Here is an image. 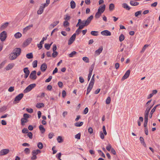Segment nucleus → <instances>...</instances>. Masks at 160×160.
<instances>
[{
	"mask_svg": "<svg viewBox=\"0 0 160 160\" xmlns=\"http://www.w3.org/2000/svg\"><path fill=\"white\" fill-rule=\"evenodd\" d=\"M151 101L152 99L148 101L145 105V107L147 108L144 113V120L143 125L145 128H147L148 121V116L150 110L153 107V105L149 106V104L151 103Z\"/></svg>",
	"mask_w": 160,
	"mask_h": 160,
	"instance_id": "obj_1",
	"label": "nucleus"
},
{
	"mask_svg": "<svg viewBox=\"0 0 160 160\" xmlns=\"http://www.w3.org/2000/svg\"><path fill=\"white\" fill-rule=\"evenodd\" d=\"M23 118L28 119L30 117L31 115L27 113H24L23 115Z\"/></svg>",
	"mask_w": 160,
	"mask_h": 160,
	"instance_id": "obj_48",
	"label": "nucleus"
},
{
	"mask_svg": "<svg viewBox=\"0 0 160 160\" xmlns=\"http://www.w3.org/2000/svg\"><path fill=\"white\" fill-rule=\"evenodd\" d=\"M33 26V25L32 24H31L30 25H29L26 27H25V28H24L23 29V32H27L28 30L30 29Z\"/></svg>",
	"mask_w": 160,
	"mask_h": 160,
	"instance_id": "obj_25",
	"label": "nucleus"
},
{
	"mask_svg": "<svg viewBox=\"0 0 160 160\" xmlns=\"http://www.w3.org/2000/svg\"><path fill=\"white\" fill-rule=\"evenodd\" d=\"M18 57V55L17 56V55L12 52H11L9 54V58L10 60H12L15 59Z\"/></svg>",
	"mask_w": 160,
	"mask_h": 160,
	"instance_id": "obj_8",
	"label": "nucleus"
},
{
	"mask_svg": "<svg viewBox=\"0 0 160 160\" xmlns=\"http://www.w3.org/2000/svg\"><path fill=\"white\" fill-rule=\"evenodd\" d=\"M8 24L9 23L7 22L2 24L0 27V30H2L4 29L8 26Z\"/></svg>",
	"mask_w": 160,
	"mask_h": 160,
	"instance_id": "obj_18",
	"label": "nucleus"
},
{
	"mask_svg": "<svg viewBox=\"0 0 160 160\" xmlns=\"http://www.w3.org/2000/svg\"><path fill=\"white\" fill-rule=\"evenodd\" d=\"M69 23L68 21H65L63 22V26L65 27H66L69 25Z\"/></svg>",
	"mask_w": 160,
	"mask_h": 160,
	"instance_id": "obj_47",
	"label": "nucleus"
},
{
	"mask_svg": "<svg viewBox=\"0 0 160 160\" xmlns=\"http://www.w3.org/2000/svg\"><path fill=\"white\" fill-rule=\"evenodd\" d=\"M7 109V107L6 106H3L0 108V112H2L5 111Z\"/></svg>",
	"mask_w": 160,
	"mask_h": 160,
	"instance_id": "obj_40",
	"label": "nucleus"
},
{
	"mask_svg": "<svg viewBox=\"0 0 160 160\" xmlns=\"http://www.w3.org/2000/svg\"><path fill=\"white\" fill-rule=\"evenodd\" d=\"M81 137V133H78V134L76 135L75 136V138L78 139H80Z\"/></svg>",
	"mask_w": 160,
	"mask_h": 160,
	"instance_id": "obj_54",
	"label": "nucleus"
},
{
	"mask_svg": "<svg viewBox=\"0 0 160 160\" xmlns=\"http://www.w3.org/2000/svg\"><path fill=\"white\" fill-rule=\"evenodd\" d=\"M22 34L21 33L19 32H18L14 34V37L16 39H18L21 38L22 36Z\"/></svg>",
	"mask_w": 160,
	"mask_h": 160,
	"instance_id": "obj_26",
	"label": "nucleus"
},
{
	"mask_svg": "<svg viewBox=\"0 0 160 160\" xmlns=\"http://www.w3.org/2000/svg\"><path fill=\"white\" fill-rule=\"evenodd\" d=\"M37 146L40 149H42L43 147L42 143L41 142H39L37 144Z\"/></svg>",
	"mask_w": 160,
	"mask_h": 160,
	"instance_id": "obj_41",
	"label": "nucleus"
},
{
	"mask_svg": "<svg viewBox=\"0 0 160 160\" xmlns=\"http://www.w3.org/2000/svg\"><path fill=\"white\" fill-rule=\"evenodd\" d=\"M14 65L13 63L9 64L5 68V69L6 70H9L11 69Z\"/></svg>",
	"mask_w": 160,
	"mask_h": 160,
	"instance_id": "obj_17",
	"label": "nucleus"
},
{
	"mask_svg": "<svg viewBox=\"0 0 160 160\" xmlns=\"http://www.w3.org/2000/svg\"><path fill=\"white\" fill-rule=\"evenodd\" d=\"M59 23V21H56L54 22L50 25L49 28L50 29H52L56 26Z\"/></svg>",
	"mask_w": 160,
	"mask_h": 160,
	"instance_id": "obj_15",
	"label": "nucleus"
},
{
	"mask_svg": "<svg viewBox=\"0 0 160 160\" xmlns=\"http://www.w3.org/2000/svg\"><path fill=\"white\" fill-rule=\"evenodd\" d=\"M28 136L29 138L31 139L32 138V134L31 132H29L28 133Z\"/></svg>",
	"mask_w": 160,
	"mask_h": 160,
	"instance_id": "obj_57",
	"label": "nucleus"
},
{
	"mask_svg": "<svg viewBox=\"0 0 160 160\" xmlns=\"http://www.w3.org/2000/svg\"><path fill=\"white\" fill-rule=\"evenodd\" d=\"M52 43V42L50 44L45 43L44 45L45 48L47 50H49L50 49V46Z\"/></svg>",
	"mask_w": 160,
	"mask_h": 160,
	"instance_id": "obj_43",
	"label": "nucleus"
},
{
	"mask_svg": "<svg viewBox=\"0 0 160 160\" xmlns=\"http://www.w3.org/2000/svg\"><path fill=\"white\" fill-rule=\"evenodd\" d=\"M44 41H41L39 44H38V47L39 49H41L42 47V44L44 43Z\"/></svg>",
	"mask_w": 160,
	"mask_h": 160,
	"instance_id": "obj_34",
	"label": "nucleus"
},
{
	"mask_svg": "<svg viewBox=\"0 0 160 160\" xmlns=\"http://www.w3.org/2000/svg\"><path fill=\"white\" fill-rule=\"evenodd\" d=\"M7 33L5 31H3L0 34L1 40H5L7 38Z\"/></svg>",
	"mask_w": 160,
	"mask_h": 160,
	"instance_id": "obj_5",
	"label": "nucleus"
},
{
	"mask_svg": "<svg viewBox=\"0 0 160 160\" xmlns=\"http://www.w3.org/2000/svg\"><path fill=\"white\" fill-rule=\"evenodd\" d=\"M103 50V47L102 46H101L99 47L98 49L96 50L95 52V54L97 55H98L102 52Z\"/></svg>",
	"mask_w": 160,
	"mask_h": 160,
	"instance_id": "obj_19",
	"label": "nucleus"
},
{
	"mask_svg": "<svg viewBox=\"0 0 160 160\" xmlns=\"http://www.w3.org/2000/svg\"><path fill=\"white\" fill-rule=\"evenodd\" d=\"M85 20L82 21L80 23V26H79V28H83L85 26H88L87 24H85Z\"/></svg>",
	"mask_w": 160,
	"mask_h": 160,
	"instance_id": "obj_23",
	"label": "nucleus"
},
{
	"mask_svg": "<svg viewBox=\"0 0 160 160\" xmlns=\"http://www.w3.org/2000/svg\"><path fill=\"white\" fill-rule=\"evenodd\" d=\"M130 4L133 6H136L139 4V3L137 2H135L133 1H131L130 2Z\"/></svg>",
	"mask_w": 160,
	"mask_h": 160,
	"instance_id": "obj_29",
	"label": "nucleus"
},
{
	"mask_svg": "<svg viewBox=\"0 0 160 160\" xmlns=\"http://www.w3.org/2000/svg\"><path fill=\"white\" fill-rule=\"evenodd\" d=\"M83 123V122H76L74 124V125L77 127H79L82 126Z\"/></svg>",
	"mask_w": 160,
	"mask_h": 160,
	"instance_id": "obj_31",
	"label": "nucleus"
},
{
	"mask_svg": "<svg viewBox=\"0 0 160 160\" xmlns=\"http://www.w3.org/2000/svg\"><path fill=\"white\" fill-rule=\"evenodd\" d=\"M95 65V63H93L92 65L91 66L90 68L89 69V73H92V71L94 69V67Z\"/></svg>",
	"mask_w": 160,
	"mask_h": 160,
	"instance_id": "obj_37",
	"label": "nucleus"
},
{
	"mask_svg": "<svg viewBox=\"0 0 160 160\" xmlns=\"http://www.w3.org/2000/svg\"><path fill=\"white\" fill-rule=\"evenodd\" d=\"M50 0H46V3H45L42 4L44 6V7H47L48 6V5L50 3Z\"/></svg>",
	"mask_w": 160,
	"mask_h": 160,
	"instance_id": "obj_58",
	"label": "nucleus"
},
{
	"mask_svg": "<svg viewBox=\"0 0 160 160\" xmlns=\"http://www.w3.org/2000/svg\"><path fill=\"white\" fill-rule=\"evenodd\" d=\"M102 14V13H101L100 12H98H98H96V14L95 15V18L96 19L98 18H100V17L101 16Z\"/></svg>",
	"mask_w": 160,
	"mask_h": 160,
	"instance_id": "obj_32",
	"label": "nucleus"
},
{
	"mask_svg": "<svg viewBox=\"0 0 160 160\" xmlns=\"http://www.w3.org/2000/svg\"><path fill=\"white\" fill-rule=\"evenodd\" d=\"M93 85L89 84V86H88V87L87 89V92H86L87 95L88 94V93H89L90 91L92 88Z\"/></svg>",
	"mask_w": 160,
	"mask_h": 160,
	"instance_id": "obj_21",
	"label": "nucleus"
},
{
	"mask_svg": "<svg viewBox=\"0 0 160 160\" xmlns=\"http://www.w3.org/2000/svg\"><path fill=\"white\" fill-rule=\"evenodd\" d=\"M53 52L52 54V56L53 58H55L58 55V53L56 51H53Z\"/></svg>",
	"mask_w": 160,
	"mask_h": 160,
	"instance_id": "obj_55",
	"label": "nucleus"
},
{
	"mask_svg": "<svg viewBox=\"0 0 160 160\" xmlns=\"http://www.w3.org/2000/svg\"><path fill=\"white\" fill-rule=\"evenodd\" d=\"M70 6L72 9H74L75 8L76 4L74 1L72 0L70 2Z\"/></svg>",
	"mask_w": 160,
	"mask_h": 160,
	"instance_id": "obj_27",
	"label": "nucleus"
},
{
	"mask_svg": "<svg viewBox=\"0 0 160 160\" xmlns=\"http://www.w3.org/2000/svg\"><path fill=\"white\" fill-rule=\"evenodd\" d=\"M28 130L27 128H24L22 130V132L23 133H27L28 132Z\"/></svg>",
	"mask_w": 160,
	"mask_h": 160,
	"instance_id": "obj_59",
	"label": "nucleus"
},
{
	"mask_svg": "<svg viewBox=\"0 0 160 160\" xmlns=\"http://www.w3.org/2000/svg\"><path fill=\"white\" fill-rule=\"evenodd\" d=\"M142 11H139L136 12L135 13V17H138L139 15L141 14Z\"/></svg>",
	"mask_w": 160,
	"mask_h": 160,
	"instance_id": "obj_52",
	"label": "nucleus"
},
{
	"mask_svg": "<svg viewBox=\"0 0 160 160\" xmlns=\"http://www.w3.org/2000/svg\"><path fill=\"white\" fill-rule=\"evenodd\" d=\"M114 5L113 3H111L109 5V9L110 11H112L113 10L114 8Z\"/></svg>",
	"mask_w": 160,
	"mask_h": 160,
	"instance_id": "obj_38",
	"label": "nucleus"
},
{
	"mask_svg": "<svg viewBox=\"0 0 160 160\" xmlns=\"http://www.w3.org/2000/svg\"><path fill=\"white\" fill-rule=\"evenodd\" d=\"M36 86V84L35 83L32 84L28 86L24 90V93H26L30 91L32 89L34 88Z\"/></svg>",
	"mask_w": 160,
	"mask_h": 160,
	"instance_id": "obj_2",
	"label": "nucleus"
},
{
	"mask_svg": "<svg viewBox=\"0 0 160 160\" xmlns=\"http://www.w3.org/2000/svg\"><path fill=\"white\" fill-rule=\"evenodd\" d=\"M111 145L110 144H108V146H107L106 147V148L107 150L109 151L110 150V149L111 150V148H112Z\"/></svg>",
	"mask_w": 160,
	"mask_h": 160,
	"instance_id": "obj_53",
	"label": "nucleus"
},
{
	"mask_svg": "<svg viewBox=\"0 0 160 160\" xmlns=\"http://www.w3.org/2000/svg\"><path fill=\"white\" fill-rule=\"evenodd\" d=\"M76 36V33H74L70 38L69 40H75Z\"/></svg>",
	"mask_w": 160,
	"mask_h": 160,
	"instance_id": "obj_56",
	"label": "nucleus"
},
{
	"mask_svg": "<svg viewBox=\"0 0 160 160\" xmlns=\"http://www.w3.org/2000/svg\"><path fill=\"white\" fill-rule=\"evenodd\" d=\"M26 111L29 113H32L33 112V109L31 108H27Z\"/></svg>",
	"mask_w": 160,
	"mask_h": 160,
	"instance_id": "obj_63",
	"label": "nucleus"
},
{
	"mask_svg": "<svg viewBox=\"0 0 160 160\" xmlns=\"http://www.w3.org/2000/svg\"><path fill=\"white\" fill-rule=\"evenodd\" d=\"M111 102V98L110 97H108L106 100V103L107 104H109Z\"/></svg>",
	"mask_w": 160,
	"mask_h": 160,
	"instance_id": "obj_49",
	"label": "nucleus"
},
{
	"mask_svg": "<svg viewBox=\"0 0 160 160\" xmlns=\"http://www.w3.org/2000/svg\"><path fill=\"white\" fill-rule=\"evenodd\" d=\"M103 132L105 135H106L107 134V132L106 130L105 127V126H103L102 128Z\"/></svg>",
	"mask_w": 160,
	"mask_h": 160,
	"instance_id": "obj_60",
	"label": "nucleus"
},
{
	"mask_svg": "<svg viewBox=\"0 0 160 160\" xmlns=\"http://www.w3.org/2000/svg\"><path fill=\"white\" fill-rule=\"evenodd\" d=\"M105 7L106 6L105 4L101 5L99 7L98 11L101 13H102L105 10Z\"/></svg>",
	"mask_w": 160,
	"mask_h": 160,
	"instance_id": "obj_11",
	"label": "nucleus"
},
{
	"mask_svg": "<svg viewBox=\"0 0 160 160\" xmlns=\"http://www.w3.org/2000/svg\"><path fill=\"white\" fill-rule=\"evenodd\" d=\"M46 7L42 4L39 8V9L37 11V13L38 14H41L43 12L44 8Z\"/></svg>",
	"mask_w": 160,
	"mask_h": 160,
	"instance_id": "obj_14",
	"label": "nucleus"
},
{
	"mask_svg": "<svg viewBox=\"0 0 160 160\" xmlns=\"http://www.w3.org/2000/svg\"><path fill=\"white\" fill-rule=\"evenodd\" d=\"M149 45H148V44H145L144 45V46H143V47L142 48V51H141V52H143L145 50V49H146V48L148 47Z\"/></svg>",
	"mask_w": 160,
	"mask_h": 160,
	"instance_id": "obj_50",
	"label": "nucleus"
},
{
	"mask_svg": "<svg viewBox=\"0 0 160 160\" xmlns=\"http://www.w3.org/2000/svg\"><path fill=\"white\" fill-rule=\"evenodd\" d=\"M21 124L22 126L25 125V123H27L28 122V119L22 118L21 119Z\"/></svg>",
	"mask_w": 160,
	"mask_h": 160,
	"instance_id": "obj_20",
	"label": "nucleus"
},
{
	"mask_svg": "<svg viewBox=\"0 0 160 160\" xmlns=\"http://www.w3.org/2000/svg\"><path fill=\"white\" fill-rule=\"evenodd\" d=\"M21 49L20 48H14L12 52L18 56L20 55L21 54Z\"/></svg>",
	"mask_w": 160,
	"mask_h": 160,
	"instance_id": "obj_7",
	"label": "nucleus"
},
{
	"mask_svg": "<svg viewBox=\"0 0 160 160\" xmlns=\"http://www.w3.org/2000/svg\"><path fill=\"white\" fill-rule=\"evenodd\" d=\"M130 70H128L122 78V80H123L128 78L130 74Z\"/></svg>",
	"mask_w": 160,
	"mask_h": 160,
	"instance_id": "obj_10",
	"label": "nucleus"
},
{
	"mask_svg": "<svg viewBox=\"0 0 160 160\" xmlns=\"http://www.w3.org/2000/svg\"><path fill=\"white\" fill-rule=\"evenodd\" d=\"M101 34L102 35L105 36H110L111 35V32L108 30L102 31L101 32Z\"/></svg>",
	"mask_w": 160,
	"mask_h": 160,
	"instance_id": "obj_12",
	"label": "nucleus"
},
{
	"mask_svg": "<svg viewBox=\"0 0 160 160\" xmlns=\"http://www.w3.org/2000/svg\"><path fill=\"white\" fill-rule=\"evenodd\" d=\"M52 76H50L45 81V82H49L52 79Z\"/></svg>",
	"mask_w": 160,
	"mask_h": 160,
	"instance_id": "obj_64",
	"label": "nucleus"
},
{
	"mask_svg": "<svg viewBox=\"0 0 160 160\" xmlns=\"http://www.w3.org/2000/svg\"><path fill=\"white\" fill-rule=\"evenodd\" d=\"M47 66L46 63H43L41 66L40 69L42 72H45L47 69Z\"/></svg>",
	"mask_w": 160,
	"mask_h": 160,
	"instance_id": "obj_16",
	"label": "nucleus"
},
{
	"mask_svg": "<svg viewBox=\"0 0 160 160\" xmlns=\"http://www.w3.org/2000/svg\"><path fill=\"white\" fill-rule=\"evenodd\" d=\"M70 19V16H69L68 14H66L65 17L64 18V19L65 20V21H68V20H69Z\"/></svg>",
	"mask_w": 160,
	"mask_h": 160,
	"instance_id": "obj_51",
	"label": "nucleus"
},
{
	"mask_svg": "<svg viewBox=\"0 0 160 160\" xmlns=\"http://www.w3.org/2000/svg\"><path fill=\"white\" fill-rule=\"evenodd\" d=\"M104 134L102 131L100 132V137L102 139H103L104 138Z\"/></svg>",
	"mask_w": 160,
	"mask_h": 160,
	"instance_id": "obj_62",
	"label": "nucleus"
},
{
	"mask_svg": "<svg viewBox=\"0 0 160 160\" xmlns=\"http://www.w3.org/2000/svg\"><path fill=\"white\" fill-rule=\"evenodd\" d=\"M39 128L42 133H43L45 131V129L42 125H40L39 126Z\"/></svg>",
	"mask_w": 160,
	"mask_h": 160,
	"instance_id": "obj_28",
	"label": "nucleus"
},
{
	"mask_svg": "<svg viewBox=\"0 0 160 160\" xmlns=\"http://www.w3.org/2000/svg\"><path fill=\"white\" fill-rule=\"evenodd\" d=\"M23 96V94L22 93L19 94L15 98L13 103H16L17 102H18L22 99Z\"/></svg>",
	"mask_w": 160,
	"mask_h": 160,
	"instance_id": "obj_3",
	"label": "nucleus"
},
{
	"mask_svg": "<svg viewBox=\"0 0 160 160\" xmlns=\"http://www.w3.org/2000/svg\"><path fill=\"white\" fill-rule=\"evenodd\" d=\"M31 43V41H26L23 44V47H26L27 46L29 43Z\"/></svg>",
	"mask_w": 160,
	"mask_h": 160,
	"instance_id": "obj_36",
	"label": "nucleus"
},
{
	"mask_svg": "<svg viewBox=\"0 0 160 160\" xmlns=\"http://www.w3.org/2000/svg\"><path fill=\"white\" fill-rule=\"evenodd\" d=\"M160 104H158L157 105H156L151 110V112H150L149 117L150 118H151L152 117V115L153 114V113L155 112L156 109L157 107L160 106Z\"/></svg>",
	"mask_w": 160,
	"mask_h": 160,
	"instance_id": "obj_9",
	"label": "nucleus"
},
{
	"mask_svg": "<svg viewBox=\"0 0 160 160\" xmlns=\"http://www.w3.org/2000/svg\"><path fill=\"white\" fill-rule=\"evenodd\" d=\"M122 7L128 10L130 9V8L126 3H124L122 4Z\"/></svg>",
	"mask_w": 160,
	"mask_h": 160,
	"instance_id": "obj_30",
	"label": "nucleus"
},
{
	"mask_svg": "<svg viewBox=\"0 0 160 160\" xmlns=\"http://www.w3.org/2000/svg\"><path fill=\"white\" fill-rule=\"evenodd\" d=\"M77 53V52L75 51L72 52L71 53L69 54V56L70 58H72Z\"/></svg>",
	"mask_w": 160,
	"mask_h": 160,
	"instance_id": "obj_42",
	"label": "nucleus"
},
{
	"mask_svg": "<svg viewBox=\"0 0 160 160\" xmlns=\"http://www.w3.org/2000/svg\"><path fill=\"white\" fill-rule=\"evenodd\" d=\"M14 87H10L8 89V91L9 92H12L14 91Z\"/></svg>",
	"mask_w": 160,
	"mask_h": 160,
	"instance_id": "obj_61",
	"label": "nucleus"
},
{
	"mask_svg": "<svg viewBox=\"0 0 160 160\" xmlns=\"http://www.w3.org/2000/svg\"><path fill=\"white\" fill-rule=\"evenodd\" d=\"M57 140L59 143L62 142L63 140L61 136H59L57 138Z\"/></svg>",
	"mask_w": 160,
	"mask_h": 160,
	"instance_id": "obj_44",
	"label": "nucleus"
},
{
	"mask_svg": "<svg viewBox=\"0 0 160 160\" xmlns=\"http://www.w3.org/2000/svg\"><path fill=\"white\" fill-rule=\"evenodd\" d=\"M36 71L35 70L32 71L29 76V78L32 80H35L37 78Z\"/></svg>",
	"mask_w": 160,
	"mask_h": 160,
	"instance_id": "obj_4",
	"label": "nucleus"
},
{
	"mask_svg": "<svg viewBox=\"0 0 160 160\" xmlns=\"http://www.w3.org/2000/svg\"><path fill=\"white\" fill-rule=\"evenodd\" d=\"M23 72L25 74H29L30 73V71L29 70L28 68L27 67L23 69Z\"/></svg>",
	"mask_w": 160,
	"mask_h": 160,
	"instance_id": "obj_35",
	"label": "nucleus"
},
{
	"mask_svg": "<svg viewBox=\"0 0 160 160\" xmlns=\"http://www.w3.org/2000/svg\"><path fill=\"white\" fill-rule=\"evenodd\" d=\"M10 151L8 149H3L0 151V156H3L7 154Z\"/></svg>",
	"mask_w": 160,
	"mask_h": 160,
	"instance_id": "obj_6",
	"label": "nucleus"
},
{
	"mask_svg": "<svg viewBox=\"0 0 160 160\" xmlns=\"http://www.w3.org/2000/svg\"><path fill=\"white\" fill-rule=\"evenodd\" d=\"M98 32L97 31H93L91 32V34L93 36H97L98 35Z\"/></svg>",
	"mask_w": 160,
	"mask_h": 160,
	"instance_id": "obj_39",
	"label": "nucleus"
},
{
	"mask_svg": "<svg viewBox=\"0 0 160 160\" xmlns=\"http://www.w3.org/2000/svg\"><path fill=\"white\" fill-rule=\"evenodd\" d=\"M36 107L38 108H40L44 107V104L42 103H38L36 105Z\"/></svg>",
	"mask_w": 160,
	"mask_h": 160,
	"instance_id": "obj_24",
	"label": "nucleus"
},
{
	"mask_svg": "<svg viewBox=\"0 0 160 160\" xmlns=\"http://www.w3.org/2000/svg\"><path fill=\"white\" fill-rule=\"evenodd\" d=\"M26 57L28 59H31L33 58V56L32 53H28L26 55Z\"/></svg>",
	"mask_w": 160,
	"mask_h": 160,
	"instance_id": "obj_33",
	"label": "nucleus"
},
{
	"mask_svg": "<svg viewBox=\"0 0 160 160\" xmlns=\"http://www.w3.org/2000/svg\"><path fill=\"white\" fill-rule=\"evenodd\" d=\"M38 61L36 60H34L32 62V66L34 68H36L37 66Z\"/></svg>",
	"mask_w": 160,
	"mask_h": 160,
	"instance_id": "obj_45",
	"label": "nucleus"
},
{
	"mask_svg": "<svg viewBox=\"0 0 160 160\" xmlns=\"http://www.w3.org/2000/svg\"><path fill=\"white\" fill-rule=\"evenodd\" d=\"M82 60L84 61L86 63H88L89 62V59L87 57H83L82 58Z\"/></svg>",
	"mask_w": 160,
	"mask_h": 160,
	"instance_id": "obj_46",
	"label": "nucleus"
},
{
	"mask_svg": "<svg viewBox=\"0 0 160 160\" xmlns=\"http://www.w3.org/2000/svg\"><path fill=\"white\" fill-rule=\"evenodd\" d=\"M41 152V151L39 149H37L36 150H33L32 152V155H34L36 156L37 154L39 153H40Z\"/></svg>",
	"mask_w": 160,
	"mask_h": 160,
	"instance_id": "obj_22",
	"label": "nucleus"
},
{
	"mask_svg": "<svg viewBox=\"0 0 160 160\" xmlns=\"http://www.w3.org/2000/svg\"><path fill=\"white\" fill-rule=\"evenodd\" d=\"M93 16L91 15L86 20H85V23L86 24H87V25H89L90 23L92 20L93 19Z\"/></svg>",
	"mask_w": 160,
	"mask_h": 160,
	"instance_id": "obj_13",
	"label": "nucleus"
}]
</instances>
